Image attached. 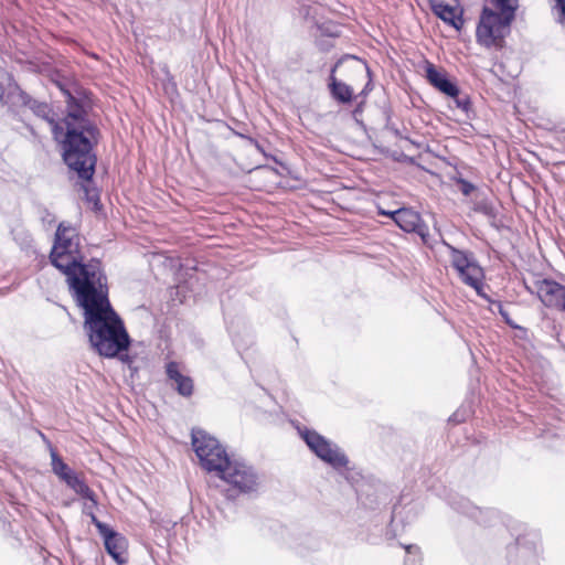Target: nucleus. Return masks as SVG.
Returning a JSON list of instances; mask_svg holds the SVG:
<instances>
[{"label": "nucleus", "mask_w": 565, "mask_h": 565, "mask_svg": "<svg viewBox=\"0 0 565 565\" xmlns=\"http://www.w3.org/2000/svg\"><path fill=\"white\" fill-rule=\"evenodd\" d=\"M66 96V116L61 121L50 117L51 109L44 103L32 102L30 107L47 120L56 140L62 143L63 158L71 170L83 180H90L96 164L93 145L97 142V128L87 118L84 106L68 92Z\"/></svg>", "instance_id": "obj_1"}, {"label": "nucleus", "mask_w": 565, "mask_h": 565, "mask_svg": "<svg viewBox=\"0 0 565 565\" xmlns=\"http://www.w3.org/2000/svg\"><path fill=\"white\" fill-rule=\"evenodd\" d=\"M83 309L84 330L93 349L102 356L115 358L127 351L130 338L108 299L107 279L74 294Z\"/></svg>", "instance_id": "obj_2"}, {"label": "nucleus", "mask_w": 565, "mask_h": 565, "mask_svg": "<svg viewBox=\"0 0 565 565\" xmlns=\"http://www.w3.org/2000/svg\"><path fill=\"white\" fill-rule=\"evenodd\" d=\"M81 238L75 227L65 222L60 223L50 255L51 263L60 269L67 279L73 294L81 288H89L106 280L98 260L82 264Z\"/></svg>", "instance_id": "obj_3"}, {"label": "nucleus", "mask_w": 565, "mask_h": 565, "mask_svg": "<svg viewBox=\"0 0 565 565\" xmlns=\"http://www.w3.org/2000/svg\"><path fill=\"white\" fill-rule=\"evenodd\" d=\"M444 245L448 249L449 262L461 282L473 288L478 296L487 299L483 284L484 273L473 254L458 249L448 243H444Z\"/></svg>", "instance_id": "obj_4"}, {"label": "nucleus", "mask_w": 565, "mask_h": 565, "mask_svg": "<svg viewBox=\"0 0 565 565\" xmlns=\"http://www.w3.org/2000/svg\"><path fill=\"white\" fill-rule=\"evenodd\" d=\"M192 447L203 469L216 476L231 459L218 440L204 430H192Z\"/></svg>", "instance_id": "obj_5"}, {"label": "nucleus", "mask_w": 565, "mask_h": 565, "mask_svg": "<svg viewBox=\"0 0 565 565\" xmlns=\"http://www.w3.org/2000/svg\"><path fill=\"white\" fill-rule=\"evenodd\" d=\"M297 429L309 449L322 461L337 470L348 467L349 459L338 445L316 430L308 429L307 427H297Z\"/></svg>", "instance_id": "obj_6"}, {"label": "nucleus", "mask_w": 565, "mask_h": 565, "mask_svg": "<svg viewBox=\"0 0 565 565\" xmlns=\"http://www.w3.org/2000/svg\"><path fill=\"white\" fill-rule=\"evenodd\" d=\"M514 15L484 8L477 26V41L486 46H499Z\"/></svg>", "instance_id": "obj_7"}, {"label": "nucleus", "mask_w": 565, "mask_h": 565, "mask_svg": "<svg viewBox=\"0 0 565 565\" xmlns=\"http://www.w3.org/2000/svg\"><path fill=\"white\" fill-rule=\"evenodd\" d=\"M217 477L243 493L254 492L260 484V478L255 469L238 459H230Z\"/></svg>", "instance_id": "obj_8"}, {"label": "nucleus", "mask_w": 565, "mask_h": 565, "mask_svg": "<svg viewBox=\"0 0 565 565\" xmlns=\"http://www.w3.org/2000/svg\"><path fill=\"white\" fill-rule=\"evenodd\" d=\"M544 306L565 311V286L550 279L535 280L527 287Z\"/></svg>", "instance_id": "obj_9"}, {"label": "nucleus", "mask_w": 565, "mask_h": 565, "mask_svg": "<svg viewBox=\"0 0 565 565\" xmlns=\"http://www.w3.org/2000/svg\"><path fill=\"white\" fill-rule=\"evenodd\" d=\"M391 218L405 232L416 233L424 243L428 242L429 231L419 213L412 209H399L391 213Z\"/></svg>", "instance_id": "obj_10"}, {"label": "nucleus", "mask_w": 565, "mask_h": 565, "mask_svg": "<svg viewBox=\"0 0 565 565\" xmlns=\"http://www.w3.org/2000/svg\"><path fill=\"white\" fill-rule=\"evenodd\" d=\"M107 553L118 563H126L128 542L124 535L110 527L102 534Z\"/></svg>", "instance_id": "obj_11"}, {"label": "nucleus", "mask_w": 565, "mask_h": 565, "mask_svg": "<svg viewBox=\"0 0 565 565\" xmlns=\"http://www.w3.org/2000/svg\"><path fill=\"white\" fill-rule=\"evenodd\" d=\"M425 72L427 81L445 95L456 97L459 93L458 87L449 81L445 71L437 68L431 63H427Z\"/></svg>", "instance_id": "obj_12"}, {"label": "nucleus", "mask_w": 565, "mask_h": 565, "mask_svg": "<svg viewBox=\"0 0 565 565\" xmlns=\"http://www.w3.org/2000/svg\"><path fill=\"white\" fill-rule=\"evenodd\" d=\"M167 375L175 384V388L182 396H190L193 393V382L189 376L183 375L175 362L167 364Z\"/></svg>", "instance_id": "obj_13"}, {"label": "nucleus", "mask_w": 565, "mask_h": 565, "mask_svg": "<svg viewBox=\"0 0 565 565\" xmlns=\"http://www.w3.org/2000/svg\"><path fill=\"white\" fill-rule=\"evenodd\" d=\"M337 65L332 68L330 77H329V87L332 97L342 104H348L352 100L353 89L351 86L345 83L338 81L334 76Z\"/></svg>", "instance_id": "obj_14"}, {"label": "nucleus", "mask_w": 565, "mask_h": 565, "mask_svg": "<svg viewBox=\"0 0 565 565\" xmlns=\"http://www.w3.org/2000/svg\"><path fill=\"white\" fill-rule=\"evenodd\" d=\"M51 459L53 472L64 482L68 480V477H72L76 473L57 456L55 451L51 452Z\"/></svg>", "instance_id": "obj_15"}, {"label": "nucleus", "mask_w": 565, "mask_h": 565, "mask_svg": "<svg viewBox=\"0 0 565 565\" xmlns=\"http://www.w3.org/2000/svg\"><path fill=\"white\" fill-rule=\"evenodd\" d=\"M435 13L443 19L445 22L450 23L455 28H458L456 23V10L447 4L438 3L434 7Z\"/></svg>", "instance_id": "obj_16"}, {"label": "nucleus", "mask_w": 565, "mask_h": 565, "mask_svg": "<svg viewBox=\"0 0 565 565\" xmlns=\"http://www.w3.org/2000/svg\"><path fill=\"white\" fill-rule=\"evenodd\" d=\"M458 510L465 514H468L469 516L476 519L478 522H484L483 520V511L473 505L471 502H469L468 500H465L460 503V505L458 507Z\"/></svg>", "instance_id": "obj_17"}, {"label": "nucleus", "mask_w": 565, "mask_h": 565, "mask_svg": "<svg viewBox=\"0 0 565 565\" xmlns=\"http://www.w3.org/2000/svg\"><path fill=\"white\" fill-rule=\"evenodd\" d=\"M494 7L502 14L515 15V11L519 7L518 0H491Z\"/></svg>", "instance_id": "obj_18"}, {"label": "nucleus", "mask_w": 565, "mask_h": 565, "mask_svg": "<svg viewBox=\"0 0 565 565\" xmlns=\"http://www.w3.org/2000/svg\"><path fill=\"white\" fill-rule=\"evenodd\" d=\"M405 551L407 554L406 565H418L420 561L419 547L417 545H406Z\"/></svg>", "instance_id": "obj_19"}, {"label": "nucleus", "mask_w": 565, "mask_h": 565, "mask_svg": "<svg viewBox=\"0 0 565 565\" xmlns=\"http://www.w3.org/2000/svg\"><path fill=\"white\" fill-rule=\"evenodd\" d=\"M554 9L557 11V23L565 25V0H555Z\"/></svg>", "instance_id": "obj_20"}, {"label": "nucleus", "mask_w": 565, "mask_h": 565, "mask_svg": "<svg viewBox=\"0 0 565 565\" xmlns=\"http://www.w3.org/2000/svg\"><path fill=\"white\" fill-rule=\"evenodd\" d=\"M74 491L83 499H92L94 493L83 480L74 488Z\"/></svg>", "instance_id": "obj_21"}, {"label": "nucleus", "mask_w": 565, "mask_h": 565, "mask_svg": "<svg viewBox=\"0 0 565 565\" xmlns=\"http://www.w3.org/2000/svg\"><path fill=\"white\" fill-rule=\"evenodd\" d=\"M87 502L84 503L83 511L86 515L94 513V510L97 507V500L95 494H92V499H86Z\"/></svg>", "instance_id": "obj_22"}, {"label": "nucleus", "mask_w": 565, "mask_h": 565, "mask_svg": "<svg viewBox=\"0 0 565 565\" xmlns=\"http://www.w3.org/2000/svg\"><path fill=\"white\" fill-rule=\"evenodd\" d=\"M88 516L90 518V521L92 523L96 526V529L98 530V533L102 535L104 533L107 532V530L109 529V526L103 522H100L95 513H92V514H88Z\"/></svg>", "instance_id": "obj_23"}, {"label": "nucleus", "mask_w": 565, "mask_h": 565, "mask_svg": "<svg viewBox=\"0 0 565 565\" xmlns=\"http://www.w3.org/2000/svg\"><path fill=\"white\" fill-rule=\"evenodd\" d=\"M452 98L458 108L462 109L463 111H467L469 109L470 102L467 97L461 98V97H459V93H458L456 95V97H452Z\"/></svg>", "instance_id": "obj_24"}, {"label": "nucleus", "mask_w": 565, "mask_h": 565, "mask_svg": "<svg viewBox=\"0 0 565 565\" xmlns=\"http://www.w3.org/2000/svg\"><path fill=\"white\" fill-rule=\"evenodd\" d=\"M82 481V479L75 473L72 477H68V480L65 482L71 489L74 488Z\"/></svg>", "instance_id": "obj_25"}, {"label": "nucleus", "mask_w": 565, "mask_h": 565, "mask_svg": "<svg viewBox=\"0 0 565 565\" xmlns=\"http://www.w3.org/2000/svg\"><path fill=\"white\" fill-rule=\"evenodd\" d=\"M0 103H7V100H4V87L1 83H0Z\"/></svg>", "instance_id": "obj_26"}, {"label": "nucleus", "mask_w": 565, "mask_h": 565, "mask_svg": "<svg viewBox=\"0 0 565 565\" xmlns=\"http://www.w3.org/2000/svg\"><path fill=\"white\" fill-rule=\"evenodd\" d=\"M392 212H393V211H391V212H390V211L380 210V214H382V215H386V216H390V217H391V213H392Z\"/></svg>", "instance_id": "obj_27"}, {"label": "nucleus", "mask_w": 565, "mask_h": 565, "mask_svg": "<svg viewBox=\"0 0 565 565\" xmlns=\"http://www.w3.org/2000/svg\"><path fill=\"white\" fill-rule=\"evenodd\" d=\"M13 87L14 89H19L18 86L15 84H11L9 83V88Z\"/></svg>", "instance_id": "obj_28"}, {"label": "nucleus", "mask_w": 565, "mask_h": 565, "mask_svg": "<svg viewBox=\"0 0 565 565\" xmlns=\"http://www.w3.org/2000/svg\"><path fill=\"white\" fill-rule=\"evenodd\" d=\"M463 192H465V194H468L469 193V188H466Z\"/></svg>", "instance_id": "obj_29"}]
</instances>
